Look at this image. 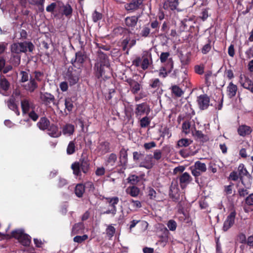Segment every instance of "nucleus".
<instances>
[{
    "mask_svg": "<svg viewBox=\"0 0 253 253\" xmlns=\"http://www.w3.org/2000/svg\"><path fill=\"white\" fill-rule=\"evenodd\" d=\"M153 62L151 49L143 51L141 57L137 56L132 61L133 65L136 67L140 66L143 70H147Z\"/></svg>",
    "mask_w": 253,
    "mask_h": 253,
    "instance_id": "obj_1",
    "label": "nucleus"
},
{
    "mask_svg": "<svg viewBox=\"0 0 253 253\" xmlns=\"http://www.w3.org/2000/svg\"><path fill=\"white\" fill-rule=\"evenodd\" d=\"M90 168V162L87 157L82 156L79 162H75L71 165L73 174L77 176L81 175V171L86 174Z\"/></svg>",
    "mask_w": 253,
    "mask_h": 253,
    "instance_id": "obj_2",
    "label": "nucleus"
},
{
    "mask_svg": "<svg viewBox=\"0 0 253 253\" xmlns=\"http://www.w3.org/2000/svg\"><path fill=\"white\" fill-rule=\"evenodd\" d=\"M82 69L69 66L65 74V78L70 86L77 84L80 79Z\"/></svg>",
    "mask_w": 253,
    "mask_h": 253,
    "instance_id": "obj_3",
    "label": "nucleus"
},
{
    "mask_svg": "<svg viewBox=\"0 0 253 253\" xmlns=\"http://www.w3.org/2000/svg\"><path fill=\"white\" fill-rule=\"evenodd\" d=\"M11 237L17 239L23 246L28 247L31 243V237L24 233L22 229H17L11 232Z\"/></svg>",
    "mask_w": 253,
    "mask_h": 253,
    "instance_id": "obj_4",
    "label": "nucleus"
},
{
    "mask_svg": "<svg viewBox=\"0 0 253 253\" xmlns=\"http://www.w3.org/2000/svg\"><path fill=\"white\" fill-rule=\"evenodd\" d=\"M190 169L192 175L195 177V182L199 183V177L202 173L207 171L206 165L201 161H197L195 162L194 166L190 167Z\"/></svg>",
    "mask_w": 253,
    "mask_h": 253,
    "instance_id": "obj_5",
    "label": "nucleus"
},
{
    "mask_svg": "<svg viewBox=\"0 0 253 253\" xmlns=\"http://www.w3.org/2000/svg\"><path fill=\"white\" fill-rule=\"evenodd\" d=\"M103 199L106 200V203L108 204L109 209L105 211L104 212V214H112L113 215H115L117 211L116 205L119 202V198L117 197H103Z\"/></svg>",
    "mask_w": 253,
    "mask_h": 253,
    "instance_id": "obj_6",
    "label": "nucleus"
},
{
    "mask_svg": "<svg viewBox=\"0 0 253 253\" xmlns=\"http://www.w3.org/2000/svg\"><path fill=\"white\" fill-rule=\"evenodd\" d=\"M149 105L146 102L136 104L134 114L137 119H140L144 115L148 116L150 113Z\"/></svg>",
    "mask_w": 253,
    "mask_h": 253,
    "instance_id": "obj_7",
    "label": "nucleus"
},
{
    "mask_svg": "<svg viewBox=\"0 0 253 253\" xmlns=\"http://www.w3.org/2000/svg\"><path fill=\"white\" fill-rule=\"evenodd\" d=\"M110 69V65L101 64L100 63H96L94 66V75L96 78L100 79L101 78L107 77L105 74Z\"/></svg>",
    "mask_w": 253,
    "mask_h": 253,
    "instance_id": "obj_8",
    "label": "nucleus"
},
{
    "mask_svg": "<svg viewBox=\"0 0 253 253\" xmlns=\"http://www.w3.org/2000/svg\"><path fill=\"white\" fill-rule=\"evenodd\" d=\"M169 195L174 202H177L179 199V189L177 179H173L169 188Z\"/></svg>",
    "mask_w": 253,
    "mask_h": 253,
    "instance_id": "obj_9",
    "label": "nucleus"
},
{
    "mask_svg": "<svg viewBox=\"0 0 253 253\" xmlns=\"http://www.w3.org/2000/svg\"><path fill=\"white\" fill-rule=\"evenodd\" d=\"M236 214L237 213L236 211L233 210L227 215L223 224L222 230L224 232H227L233 226L235 223Z\"/></svg>",
    "mask_w": 253,
    "mask_h": 253,
    "instance_id": "obj_10",
    "label": "nucleus"
},
{
    "mask_svg": "<svg viewBox=\"0 0 253 253\" xmlns=\"http://www.w3.org/2000/svg\"><path fill=\"white\" fill-rule=\"evenodd\" d=\"M40 99L45 106L49 107H51V104L53 105H57L54 96L50 93L41 92Z\"/></svg>",
    "mask_w": 253,
    "mask_h": 253,
    "instance_id": "obj_11",
    "label": "nucleus"
},
{
    "mask_svg": "<svg viewBox=\"0 0 253 253\" xmlns=\"http://www.w3.org/2000/svg\"><path fill=\"white\" fill-rule=\"evenodd\" d=\"M86 56L85 55L82 51H80L76 53L75 59L73 58L71 60V63L72 64V66L75 68H81L85 61Z\"/></svg>",
    "mask_w": 253,
    "mask_h": 253,
    "instance_id": "obj_12",
    "label": "nucleus"
},
{
    "mask_svg": "<svg viewBox=\"0 0 253 253\" xmlns=\"http://www.w3.org/2000/svg\"><path fill=\"white\" fill-rule=\"evenodd\" d=\"M173 68V62L172 58H170L169 60L168 63L165 66L161 67L159 76L165 78L167 77L169 73H170Z\"/></svg>",
    "mask_w": 253,
    "mask_h": 253,
    "instance_id": "obj_13",
    "label": "nucleus"
},
{
    "mask_svg": "<svg viewBox=\"0 0 253 253\" xmlns=\"http://www.w3.org/2000/svg\"><path fill=\"white\" fill-rule=\"evenodd\" d=\"M210 99L207 94H202L197 97V102L200 110L207 109L209 106Z\"/></svg>",
    "mask_w": 253,
    "mask_h": 253,
    "instance_id": "obj_14",
    "label": "nucleus"
},
{
    "mask_svg": "<svg viewBox=\"0 0 253 253\" xmlns=\"http://www.w3.org/2000/svg\"><path fill=\"white\" fill-rule=\"evenodd\" d=\"M128 149H126L124 147H123L119 152V162L121 166L124 169H126L128 162V154L127 151Z\"/></svg>",
    "mask_w": 253,
    "mask_h": 253,
    "instance_id": "obj_15",
    "label": "nucleus"
},
{
    "mask_svg": "<svg viewBox=\"0 0 253 253\" xmlns=\"http://www.w3.org/2000/svg\"><path fill=\"white\" fill-rule=\"evenodd\" d=\"M140 16H127L125 19V24L127 28L131 30H133L136 26L138 19Z\"/></svg>",
    "mask_w": 253,
    "mask_h": 253,
    "instance_id": "obj_16",
    "label": "nucleus"
},
{
    "mask_svg": "<svg viewBox=\"0 0 253 253\" xmlns=\"http://www.w3.org/2000/svg\"><path fill=\"white\" fill-rule=\"evenodd\" d=\"M126 82L129 84L130 90L133 94H136L140 91L141 85L136 81L131 78H128Z\"/></svg>",
    "mask_w": 253,
    "mask_h": 253,
    "instance_id": "obj_17",
    "label": "nucleus"
},
{
    "mask_svg": "<svg viewBox=\"0 0 253 253\" xmlns=\"http://www.w3.org/2000/svg\"><path fill=\"white\" fill-rule=\"evenodd\" d=\"M111 144L108 141H103L100 142L97 147V149L101 155H105L111 151Z\"/></svg>",
    "mask_w": 253,
    "mask_h": 253,
    "instance_id": "obj_18",
    "label": "nucleus"
},
{
    "mask_svg": "<svg viewBox=\"0 0 253 253\" xmlns=\"http://www.w3.org/2000/svg\"><path fill=\"white\" fill-rule=\"evenodd\" d=\"M48 134L53 138H58L61 135L62 132L59 130V128L56 125L51 124L48 128Z\"/></svg>",
    "mask_w": 253,
    "mask_h": 253,
    "instance_id": "obj_19",
    "label": "nucleus"
},
{
    "mask_svg": "<svg viewBox=\"0 0 253 253\" xmlns=\"http://www.w3.org/2000/svg\"><path fill=\"white\" fill-rule=\"evenodd\" d=\"M20 51L21 53H26L28 50L29 52H32L34 49L35 46L31 42H18Z\"/></svg>",
    "mask_w": 253,
    "mask_h": 253,
    "instance_id": "obj_20",
    "label": "nucleus"
},
{
    "mask_svg": "<svg viewBox=\"0 0 253 253\" xmlns=\"http://www.w3.org/2000/svg\"><path fill=\"white\" fill-rule=\"evenodd\" d=\"M154 165L153 156L150 154L145 156V158L140 163L139 166L147 169H150L153 167Z\"/></svg>",
    "mask_w": 253,
    "mask_h": 253,
    "instance_id": "obj_21",
    "label": "nucleus"
},
{
    "mask_svg": "<svg viewBox=\"0 0 253 253\" xmlns=\"http://www.w3.org/2000/svg\"><path fill=\"white\" fill-rule=\"evenodd\" d=\"M253 131L252 128L246 125H242L239 126L237 129L238 134L243 137L249 135Z\"/></svg>",
    "mask_w": 253,
    "mask_h": 253,
    "instance_id": "obj_22",
    "label": "nucleus"
},
{
    "mask_svg": "<svg viewBox=\"0 0 253 253\" xmlns=\"http://www.w3.org/2000/svg\"><path fill=\"white\" fill-rule=\"evenodd\" d=\"M237 90V86L232 82H230L227 86L226 94L227 96L230 99L234 97L236 95Z\"/></svg>",
    "mask_w": 253,
    "mask_h": 253,
    "instance_id": "obj_23",
    "label": "nucleus"
},
{
    "mask_svg": "<svg viewBox=\"0 0 253 253\" xmlns=\"http://www.w3.org/2000/svg\"><path fill=\"white\" fill-rule=\"evenodd\" d=\"M191 177L187 172H184L179 177V183L181 188L184 189L191 180Z\"/></svg>",
    "mask_w": 253,
    "mask_h": 253,
    "instance_id": "obj_24",
    "label": "nucleus"
},
{
    "mask_svg": "<svg viewBox=\"0 0 253 253\" xmlns=\"http://www.w3.org/2000/svg\"><path fill=\"white\" fill-rule=\"evenodd\" d=\"M10 83L5 78H0V93L5 95L6 92L9 89Z\"/></svg>",
    "mask_w": 253,
    "mask_h": 253,
    "instance_id": "obj_25",
    "label": "nucleus"
},
{
    "mask_svg": "<svg viewBox=\"0 0 253 253\" xmlns=\"http://www.w3.org/2000/svg\"><path fill=\"white\" fill-rule=\"evenodd\" d=\"M38 87V84L35 79L32 77L30 78L29 82L24 85V88L30 92H33Z\"/></svg>",
    "mask_w": 253,
    "mask_h": 253,
    "instance_id": "obj_26",
    "label": "nucleus"
},
{
    "mask_svg": "<svg viewBox=\"0 0 253 253\" xmlns=\"http://www.w3.org/2000/svg\"><path fill=\"white\" fill-rule=\"evenodd\" d=\"M50 125L49 120L45 117H42L40 118V121L37 123L38 127L42 130H46Z\"/></svg>",
    "mask_w": 253,
    "mask_h": 253,
    "instance_id": "obj_27",
    "label": "nucleus"
},
{
    "mask_svg": "<svg viewBox=\"0 0 253 253\" xmlns=\"http://www.w3.org/2000/svg\"><path fill=\"white\" fill-rule=\"evenodd\" d=\"M16 99L13 95L8 100L7 104L8 107L11 110L13 111L17 115H19L20 112L18 110V106L15 103Z\"/></svg>",
    "mask_w": 253,
    "mask_h": 253,
    "instance_id": "obj_28",
    "label": "nucleus"
},
{
    "mask_svg": "<svg viewBox=\"0 0 253 253\" xmlns=\"http://www.w3.org/2000/svg\"><path fill=\"white\" fill-rule=\"evenodd\" d=\"M75 126L71 124H66L62 128V133L65 135H72L75 132Z\"/></svg>",
    "mask_w": 253,
    "mask_h": 253,
    "instance_id": "obj_29",
    "label": "nucleus"
},
{
    "mask_svg": "<svg viewBox=\"0 0 253 253\" xmlns=\"http://www.w3.org/2000/svg\"><path fill=\"white\" fill-rule=\"evenodd\" d=\"M144 0H132L126 6V9L127 11L134 10L138 9L142 4Z\"/></svg>",
    "mask_w": 253,
    "mask_h": 253,
    "instance_id": "obj_30",
    "label": "nucleus"
},
{
    "mask_svg": "<svg viewBox=\"0 0 253 253\" xmlns=\"http://www.w3.org/2000/svg\"><path fill=\"white\" fill-rule=\"evenodd\" d=\"M192 134L196 140L204 142L208 140L207 135L203 134L200 130L195 129L192 131Z\"/></svg>",
    "mask_w": 253,
    "mask_h": 253,
    "instance_id": "obj_31",
    "label": "nucleus"
},
{
    "mask_svg": "<svg viewBox=\"0 0 253 253\" xmlns=\"http://www.w3.org/2000/svg\"><path fill=\"white\" fill-rule=\"evenodd\" d=\"M84 228V224L82 222L75 223L72 229V235H74L82 233Z\"/></svg>",
    "mask_w": 253,
    "mask_h": 253,
    "instance_id": "obj_32",
    "label": "nucleus"
},
{
    "mask_svg": "<svg viewBox=\"0 0 253 253\" xmlns=\"http://www.w3.org/2000/svg\"><path fill=\"white\" fill-rule=\"evenodd\" d=\"M98 61L97 63H101V64H105L110 65L109 61L107 55L101 51L100 50L98 51Z\"/></svg>",
    "mask_w": 253,
    "mask_h": 253,
    "instance_id": "obj_33",
    "label": "nucleus"
},
{
    "mask_svg": "<svg viewBox=\"0 0 253 253\" xmlns=\"http://www.w3.org/2000/svg\"><path fill=\"white\" fill-rule=\"evenodd\" d=\"M171 93L176 97H180L184 94V91L177 85H172L170 88Z\"/></svg>",
    "mask_w": 253,
    "mask_h": 253,
    "instance_id": "obj_34",
    "label": "nucleus"
},
{
    "mask_svg": "<svg viewBox=\"0 0 253 253\" xmlns=\"http://www.w3.org/2000/svg\"><path fill=\"white\" fill-rule=\"evenodd\" d=\"M126 191L127 194L130 195L131 197H136L139 195L140 189L135 185H132L128 187Z\"/></svg>",
    "mask_w": 253,
    "mask_h": 253,
    "instance_id": "obj_35",
    "label": "nucleus"
},
{
    "mask_svg": "<svg viewBox=\"0 0 253 253\" xmlns=\"http://www.w3.org/2000/svg\"><path fill=\"white\" fill-rule=\"evenodd\" d=\"M179 4L178 0H169L167 2H165L164 4L165 9H168L169 7L171 10H173L176 9Z\"/></svg>",
    "mask_w": 253,
    "mask_h": 253,
    "instance_id": "obj_36",
    "label": "nucleus"
},
{
    "mask_svg": "<svg viewBox=\"0 0 253 253\" xmlns=\"http://www.w3.org/2000/svg\"><path fill=\"white\" fill-rule=\"evenodd\" d=\"M242 86L253 93V82L249 77H245L244 81L242 83Z\"/></svg>",
    "mask_w": 253,
    "mask_h": 253,
    "instance_id": "obj_37",
    "label": "nucleus"
},
{
    "mask_svg": "<svg viewBox=\"0 0 253 253\" xmlns=\"http://www.w3.org/2000/svg\"><path fill=\"white\" fill-rule=\"evenodd\" d=\"M140 35L141 37L146 38L152 37L154 34H151V30L148 25H145L143 26L140 33Z\"/></svg>",
    "mask_w": 253,
    "mask_h": 253,
    "instance_id": "obj_38",
    "label": "nucleus"
},
{
    "mask_svg": "<svg viewBox=\"0 0 253 253\" xmlns=\"http://www.w3.org/2000/svg\"><path fill=\"white\" fill-rule=\"evenodd\" d=\"M85 192V188L84 184H78L75 188V193L79 198H82Z\"/></svg>",
    "mask_w": 253,
    "mask_h": 253,
    "instance_id": "obj_39",
    "label": "nucleus"
},
{
    "mask_svg": "<svg viewBox=\"0 0 253 253\" xmlns=\"http://www.w3.org/2000/svg\"><path fill=\"white\" fill-rule=\"evenodd\" d=\"M169 230L167 228H165L163 231L162 234L159 236L160 240H159V242L161 243H163L164 245H165L169 241Z\"/></svg>",
    "mask_w": 253,
    "mask_h": 253,
    "instance_id": "obj_40",
    "label": "nucleus"
},
{
    "mask_svg": "<svg viewBox=\"0 0 253 253\" xmlns=\"http://www.w3.org/2000/svg\"><path fill=\"white\" fill-rule=\"evenodd\" d=\"M72 12L73 9L69 4L63 5L62 14L65 15L67 17H70Z\"/></svg>",
    "mask_w": 253,
    "mask_h": 253,
    "instance_id": "obj_41",
    "label": "nucleus"
},
{
    "mask_svg": "<svg viewBox=\"0 0 253 253\" xmlns=\"http://www.w3.org/2000/svg\"><path fill=\"white\" fill-rule=\"evenodd\" d=\"M76 145L75 140L69 142L66 149V152L68 155H72L76 152Z\"/></svg>",
    "mask_w": 253,
    "mask_h": 253,
    "instance_id": "obj_42",
    "label": "nucleus"
},
{
    "mask_svg": "<svg viewBox=\"0 0 253 253\" xmlns=\"http://www.w3.org/2000/svg\"><path fill=\"white\" fill-rule=\"evenodd\" d=\"M126 32H127L128 33H131V31L127 28H125L121 26L117 27L114 29V33L116 35H122L125 34Z\"/></svg>",
    "mask_w": 253,
    "mask_h": 253,
    "instance_id": "obj_43",
    "label": "nucleus"
},
{
    "mask_svg": "<svg viewBox=\"0 0 253 253\" xmlns=\"http://www.w3.org/2000/svg\"><path fill=\"white\" fill-rule=\"evenodd\" d=\"M149 24L153 30L151 32L152 34L155 35L159 32L160 25L159 22L157 20L151 21Z\"/></svg>",
    "mask_w": 253,
    "mask_h": 253,
    "instance_id": "obj_44",
    "label": "nucleus"
},
{
    "mask_svg": "<svg viewBox=\"0 0 253 253\" xmlns=\"http://www.w3.org/2000/svg\"><path fill=\"white\" fill-rule=\"evenodd\" d=\"M65 109L70 113L74 108L73 101L70 97L67 98L65 100Z\"/></svg>",
    "mask_w": 253,
    "mask_h": 253,
    "instance_id": "obj_45",
    "label": "nucleus"
},
{
    "mask_svg": "<svg viewBox=\"0 0 253 253\" xmlns=\"http://www.w3.org/2000/svg\"><path fill=\"white\" fill-rule=\"evenodd\" d=\"M21 105L23 113H27L30 110V104L29 101L27 99L23 100L21 101Z\"/></svg>",
    "mask_w": 253,
    "mask_h": 253,
    "instance_id": "obj_46",
    "label": "nucleus"
},
{
    "mask_svg": "<svg viewBox=\"0 0 253 253\" xmlns=\"http://www.w3.org/2000/svg\"><path fill=\"white\" fill-rule=\"evenodd\" d=\"M117 159V155L115 153H111L110 154L107 159V160L106 161V163L107 165H110L111 166H113Z\"/></svg>",
    "mask_w": 253,
    "mask_h": 253,
    "instance_id": "obj_47",
    "label": "nucleus"
},
{
    "mask_svg": "<svg viewBox=\"0 0 253 253\" xmlns=\"http://www.w3.org/2000/svg\"><path fill=\"white\" fill-rule=\"evenodd\" d=\"M192 142V141L188 138H182L177 142L179 147H187Z\"/></svg>",
    "mask_w": 253,
    "mask_h": 253,
    "instance_id": "obj_48",
    "label": "nucleus"
},
{
    "mask_svg": "<svg viewBox=\"0 0 253 253\" xmlns=\"http://www.w3.org/2000/svg\"><path fill=\"white\" fill-rule=\"evenodd\" d=\"M128 182L132 185L136 184L140 180V178L138 176L135 174L130 175L127 178Z\"/></svg>",
    "mask_w": 253,
    "mask_h": 253,
    "instance_id": "obj_49",
    "label": "nucleus"
},
{
    "mask_svg": "<svg viewBox=\"0 0 253 253\" xmlns=\"http://www.w3.org/2000/svg\"><path fill=\"white\" fill-rule=\"evenodd\" d=\"M139 122L140 126L144 128L150 125L151 120L148 117V116H145L144 117L140 119Z\"/></svg>",
    "mask_w": 253,
    "mask_h": 253,
    "instance_id": "obj_50",
    "label": "nucleus"
},
{
    "mask_svg": "<svg viewBox=\"0 0 253 253\" xmlns=\"http://www.w3.org/2000/svg\"><path fill=\"white\" fill-rule=\"evenodd\" d=\"M211 41L210 40H208V42L207 43L205 44L201 48V52L203 54H208L211 49Z\"/></svg>",
    "mask_w": 253,
    "mask_h": 253,
    "instance_id": "obj_51",
    "label": "nucleus"
},
{
    "mask_svg": "<svg viewBox=\"0 0 253 253\" xmlns=\"http://www.w3.org/2000/svg\"><path fill=\"white\" fill-rule=\"evenodd\" d=\"M161 132L160 137L164 138L165 136H167L168 138L171 137V133L169 129L167 127H165L162 130H160Z\"/></svg>",
    "mask_w": 253,
    "mask_h": 253,
    "instance_id": "obj_52",
    "label": "nucleus"
},
{
    "mask_svg": "<svg viewBox=\"0 0 253 253\" xmlns=\"http://www.w3.org/2000/svg\"><path fill=\"white\" fill-rule=\"evenodd\" d=\"M11 61L14 67H17L20 64L21 56L19 55H14L11 58Z\"/></svg>",
    "mask_w": 253,
    "mask_h": 253,
    "instance_id": "obj_53",
    "label": "nucleus"
},
{
    "mask_svg": "<svg viewBox=\"0 0 253 253\" xmlns=\"http://www.w3.org/2000/svg\"><path fill=\"white\" fill-rule=\"evenodd\" d=\"M169 56L170 53L169 52H162L160 56V60L161 62L162 63H164L167 61L168 64L169 59L170 58H169Z\"/></svg>",
    "mask_w": 253,
    "mask_h": 253,
    "instance_id": "obj_54",
    "label": "nucleus"
},
{
    "mask_svg": "<svg viewBox=\"0 0 253 253\" xmlns=\"http://www.w3.org/2000/svg\"><path fill=\"white\" fill-rule=\"evenodd\" d=\"M116 229L112 225H110L106 229V233L109 239H110L114 235Z\"/></svg>",
    "mask_w": 253,
    "mask_h": 253,
    "instance_id": "obj_55",
    "label": "nucleus"
},
{
    "mask_svg": "<svg viewBox=\"0 0 253 253\" xmlns=\"http://www.w3.org/2000/svg\"><path fill=\"white\" fill-rule=\"evenodd\" d=\"M162 83L158 78L152 79L150 81V86L152 88H158L160 86Z\"/></svg>",
    "mask_w": 253,
    "mask_h": 253,
    "instance_id": "obj_56",
    "label": "nucleus"
},
{
    "mask_svg": "<svg viewBox=\"0 0 253 253\" xmlns=\"http://www.w3.org/2000/svg\"><path fill=\"white\" fill-rule=\"evenodd\" d=\"M88 239V236L86 234H84L83 236H75L74 239L73 241L75 242L81 244L84 242V241Z\"/></svg>",
    "mask_w": 253,
    "mask_h": 253,
    "instance_id": "obj_57",
    "label": "nucleus"
},
{
    "mask_svg": "<svg viewBox=\"0 0 253 253\" xmlns=\"http://www.w3.org/2000/svg\"><path fill=\"white\" fill-rule=\"evenodd\" d=\"M18 42L13 43L11 45V51L13 53H16L17 55L21 53Z\"/></svg>",
    "mask_w": 253,
    "mask_h": 253,
    "instance_id": "obj_58",
    "label": "nucleus"
},
{
    "mask_svg": "<svg viewBox=\"0 0 253 253\" xmlns=\"http://www.w3.org/2000/svg\"><path fill=\"white\" fill-rule=\"evenodd\" d=\"M92 18L94 22H97L102 18V14L96 10H95L92 13Z\"/></svg>",
    "mask_w": 253,
    "mask_h": 253,
    "instance_id": "obj_59",
    "label": "nucleus"
},
{
    "mask_svg": "<svg viewBox=\"0 0 253 253\" xmlns=\"http://www.w3.org/2000/svg\"><path fill=\"white\" fill-rule=\"evenodd\" d=\"M167 226L170 231H173L176 229L177 224L174 220L170 219L168 222Z\"/></svg>",
    "mask_w": 253,
    "mask_h": 253,
    "instance_id": "obj_60",
    "label": "nucleus"
},
{
    "mask_svg": "<svg viewBox=\"0 0 253 253\" xmlns=\"http://www.w3.org/2000/svg\"><path fill=\"white\" fill-rule=\"evenodd\" d=\"M194 71L199 75H202L204 73V66L203 64L197 65L194 67Z\"/></svg>",
    "mask_w": 253,
    "mask_h": 253,
    "instance_id": "obj_61",
    "label": "nucleus"
},
{
    "mask_svg": "<svg viewBox=\"0 0 253 253\" xmlns=\"http://www.w3.org/2000/svg\"><path fill=\"white\" fill-rule=\"evenodd\" d=\"M84 185L85 189H86L88 191H94L95 187L93 183L91 181H86L84 184Z\"/></svg>",
    "mask_w": 253,
    "mask_h": 253,
    "instance_id": "obj_62",
    "label": "nucleus"
},
{
    "mask_svg": "<svg viewBox=\"0 0 253 253\" xmlns=\"http://www.w3.org/2000/svg\"><path fill=\"white\" fill-rule=\"evenodd\" d=\"M144 156V154L140 152L135 151L133 152V159L135 162L138 161L140 159L143 158Z\"/></svg>",
    "mask_w": 253,
    "mask_h": 253,
    "instance_id": "obj_63",
    "label": "nucleus"
},
{
    "mask_svg": "<svg viewBox=\"0 0 253 253\" xmlns=\"http://www.w3.org/2000/svg\"><path fill=\"white\" fill-rule=\"evenodd\" d=\"M245 202L248 206H253V193H251L247 196L245 199Z\"/></svg>",
    "mask_w": 253,
    "mask_h": 253,
    "instance_id": "obj_64",
    "label": "nucleus"
}]
</instances>
